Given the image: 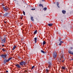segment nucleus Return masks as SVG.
<instances>
[{
	"label": "nucleus",
	"mask_w": 73,
	"mask_h": 73,
	"mask_svg": "<svg viewBox=\"0 0 73 73\" xmlns=\"http://www.w3.org/2000/svg\"><path fill=\"white\" fill-rule=\"evenodd\" d=\"M62 12L63 14H65V13H66V11L64 10L62 11Z\"/></svg>",
	"instance_id": "obj_14"
},
{
	"label": "nucleus",
	"mask_w": 73,
	"mask_h": 73,
	"mask_svg": "<svg viewBox=\"0 0 73 73\" xmlns=\"http://www.w3.org/2000/svg\"><path fill=\"white\" fill-rule=\"evenodd\" d=\"M48 26H49V27H51V26H52V25H53V24H52V23L48 24Z\"/></svg>",
	"instance_id": "obj_12"
},
{
	"label": "nucleus",
	"mask_w": 73,
	"mask_h": 73,
	"mask_svg": "<svg viewBox=\"0 0 73 73\" xmlns=\"http://www.w3.org/2000/svg\"><path fill=\"white\" fill-rule=\"evenodd\" d=\"M48 64H49V65L48 66V67L49 68H50L51 66V64L50 63H48Z\"/></svg>",
	"instance_id": "obj_11"
},
{
	"label": "nucleus",
	"mask_w": 73,
	"mask_h": 73,
	"mask_svg": "<svg viewBox=\"0 0 73 73\" xmlns=\"http://www.w3.org/2000/svg\"><path fill=\"white\" fill-rule=\"evenodd\" d=\"M7 55L6 54H2L1 55V57L5 59L7 57Z\"/></svg>",
	"instance_id": "obj_4"
},
{
	"label": "nucleus",
	"mask_w": 73,
	"mask_h": 73,
	"mask_svg": "<svg viewBox=\"0 0 73 73\" xmlns=\"http://www.w3.org/2000/svg\"><path fill=\"white\" fill-rule=\"evenodd\" d=\"M3 9L4 11H8V8L7 6L3 7Z\"/></svg>",
	"instance_id": "obj_6"
},
{
	"label": "nucleus",
	"mask_w": 73,
	"mask_h": 73,
	"mask_svg": "<svg viewBox=\"0 0 73 73\" xmlns=\"http://www.w3.org/2000/svg\"><path fill=\"white\" fill-rule=\"evenodd\" d=\"M21 20H22V19H23V18L22 17H21Z\"/></svg>",
	"instance_id": "obj_37"
},
{
	"label": "nucleus",
	"mask_w": 73,
	"mask_h": 73,
	"mask_svg": "<svg viewBox=\"0 0 73 73\" xmlns=\"http://www.w3.org/2000/svg\"><path fill=\"white\" fill-rule=\"evenodd\" d=\"M31 20L32 21H34V19H33V17H31Z\"/></svg>",
	"instance_id": "obj_13"
},
{
	"label": "nucleus",
	"mask_w": 73,
	"mask_h": 73,
	"mask_svg": "<svg viewBox=\"0 0 73 73\" xmlns=\"http://www.w3.org/2000/svg\"><path fill=\"white\" fill-rule=\"evenodd\" d=\"M16 46H13V50H14L15 49V48H16Z\"/></svg>",
	"instance_id": "obj_17"
},
{
	"label": "nucleus",
	"mask_w": 73,
	"mask_h": 73,
	"mask_svg": "<svg viewBox=\"0 0 73 73\" xmlns=\"http://www.w3.org/2000/svg\"><path fill=\"white\" fill-rule=\"evenodd\" d=\"M64 62V60H63V61H62V62Z\"/></svg>",
	"instance_id": "obj_36"
},
{
	"label": "nucleus",
	"mask_w": 73,
	"mask_h": 73,
	"mask_svg": "<svg viewBox=\"0 0 73 73\" xmlns=\"http://www.w3.org/2000/svg\"><path fill=\"white\" fill-rule=\"evenodd\" d=\"M15 1H16V0H14Z\"/></svg>",
	"instance_id": "obj_41"
},
{
	"label": "nucleus",
	"mask_w": 73,
	"mask_h": 73,
	"mask_svg": "<svg viewBox=\"0 0 73 73\" xmlns=\"http://www.w3.org/2000/svg\"><path fill=\"white\" fill-rule=\"evenodd\" d=\"M31 10H32L33 11H34V10H35V9L33 8L31 9Z\"/></svg>",
	"instance_id": "obj_29"
},
{
	"label": "nucleus",
	"mask_w": 73,
	"mask_h": 73,
	"mask_svg": "<svg viewBox=\"0 0 73 73\" xmlns=\"http://www.w3.org/2000/svg\"><path fill=\"white\" fill-rule=\"evenodd\" d=\"M68 52L70 54H72V55H73V52L72 51H71L70 50H69Z\"/></svg>",
	"instance_id": "obj_8"
},
{
	"label": "nucleus",
	"mask_w": 73,
	"mask_h": 73,
	"mask_svg": "<svg viewBox=\"0 0 73 73\" xmlns=\"http://www.w3.org/2000/svg\"><path fill=\"white\" fill-rule=\"evenodd\" d=\"M34 40H35V43H36V42H37V38H34Z\"/></svg>",
	"instance_id": "obj_15"
},
{
	"label": "nucleus",
	"mask_w": 73,
	"mask_h": 73,
	"mask_svg": "<svg viewBox=\"0 0 73 73\" xmlns=\"http://www.w3.org/2000/svg\"><path fill=\"white\" fill-rule=\"evenodd\" d=\"M42 1H44L45 0H42Z\"/></svg>",
	"instance_id": "obj_39"
},
{
	"label": "nucleus",
	"mask_w": 73,
	"mask_h": 73,
	"mask_svg": "<svg viewBox=\"0 0 73 73\" xmlns=\"http://www.w3.org/2000/svg\"><path fill=\"white\" fill-rule=\"evenodd\" d=\"M12 58V57H11L8 58L7 60L5 59L4 60V63L5 64L6 62H9L11 59Z\"/></svg>",
	"instance_id": "obj_2"
},
{
	"label": "nucleus",
	"mask_w": 73,
	"mask_h": 73,
	"mask_svg": "<svg viewBox=\"0 0 73 73\" xmlns=\"http://www.w3.org/2000/svg\"><path fill=\"white\" fill-rule=\"evenodd\" d=\"M58 5H59V3L58 2H57V5L59 8H60V7H59V6H58Z\"/></svg>",
	"instance_id": "obj_20"
},
{
	"label": "nucleus",
	"mask_w": 73,
	"mask_h": 73,
	"mask_svg": "<svg viewBox=\"0 0 73 73\" xmlns=\"http://www.w3.org/2000/svg\"><path fill=\"white\" fill-rule=\"evenodd\" d=\"M62 69H63V70H65V67L62 66Z\"/></svg>",
	"instance_id": "obj_18"
},
{
	"label": "nucleus",
	"mask_w": 73,
	"mask_h": 73,
	"mask_svg": "<svg viewBox=\"0 0 73 73\" xmlns=\"http://www.w3.org/2000/svg\"><path fill=\"white\" fill-rule=\"evenodd\" d=\"M61 38H60L59 40V41H61Z\"/></svg>",
	"instance_id": "obj_28"
},
{
	"label": "nucleus",
	"mask_w": 73,
	"mask_h": 73,
	"mask_svg": "<svg viewBox=\"0 0 73 73\" xmlns=\"http://www.w3.org/2000/svg\"><path fill=\"white\" fill-rule=\"evenodd\" d=\"M41 52H42V53H43L44 54V53H45V52H44V51L43 50H41Z\"/></svg>",
	"instance_id": "obj_22"
},
{
	"label": "nucleus",
	"mask_w": 73,
	"mask_h": 73,
	"mask_svg": "<svg viewBox=\"0 0 73 73\" xmlns=\"http://www.w3.org/2000/svg\"><path fill=\"white\" fill-rule=\"evenodd\" d=\"M49 71H50V70H48V69H46V73H49Z\"/></svg>",
	"instance_id": "obj_9"
},
{
	"label": "nucleus",
	"mask_w": 73,
	"mask_h": 73,
	"mask_svg": "<svg viewBox=\"0 0 73 73\" xmlns=\"http://www.w3.org/2000/svg\"><path fill=\"white\" fill-rule=\"evenodd\" d=\"M71 60H73V58L71 59Z\"/></svg>",
	"instance_id": "obj_38"
},
{
	"label": "nucleus",
	"mask_w": 73,
	"mask_h": 73,
	"mask_svg": "<svg viewBox=\"0 0 73 73\" xmlns=\"http://www.w3.org/2000/svg\"><path fill=\"white\" fill-rule=\"evenodd\" d=\"M8 15L7 13H5L4 15V16H7V15Z\"/></svg>",
	"instance_id": "obj_23"
},
{
	"label": "nucleus",
	"mask_w": 73,
	"mask_h": 73,
	"mask_svg": "<svg viewBox=\"0 0 73 73\" xmlns=\"http://www.w3.org/2000/svg\"><path fill=\"white\" fill-rule=\"evenodd\" d=\"M46 44V42L45 41H44L43 42V45H45Z\"/></svg>",
	"instance_id": "obj_19"
},
{
	"label": "nucleus",
	"mask_w": 73,
	"mask_h": 73,
	"mask_svg": "<svg viewBox=\"0 0 73 73\" xmlns=\"http://www.w3.org/2000/svg\"><path fill=\"white\" fill-rule=\"evenodd\" d=\"M63 42H63V41H61L60 42V43H62H62H63Z\"/></svg>",
	"instance_id": "obj_30"
},
{
	"label": "nucleus",
	"mask_w": 73,
	"mask_h": 73,
	"mask_svg": "<svg viewBox=\"0 0 73 73\" xmlns=\"http://www.w3.org/2000/svg\"><path fill=\"white\" fill-rule=\"evenodd\" d=\"M37 30H36L35 31L34 33V35H35L37 33Z\"/></svg>",
	"instance_id": "obj_16"
},
{
	"label": "nucleus",
	"mask_w": 73,
	"mask_h": 73,
	"mask_svg": "<svg viewBox=\"0 0 73 73\" xmlns=\"http://www.w3.org/2000/svg\"><path fill=\"white\" fill-rule=\"evenodd\" d=\"M2 46H4V45L3 44V45H2Z\"/></svg>",
	"instance_id": "obj_34"
},
{
	"label": "nucleus",
	"mask_w": 73,
	"mask_h": 73,
	"mask_svg": "<svg viewBox=\"0 0 73 73\" xmlns=\"http://www.w3.org/2000/svg\"><path fill=\"white\" fill-rule=\"evenodd\" d=\"M23 15H25V12L24 11H23Z\"/></svg>",
	"instance_id": "obj_27"
},
{
	"label": "nucleus",
	"mask_w": 73,
	"mask_h": 73,
	"mask_svg": "<svg viewBox=\"0 0 73 73\" xmlns=\"http://www.w3.org/2000/svg\"><path fill=\"white\" fill-rule=\"evenodd\" d=\"M4 23H5V24H6V22H5V21H4Z\"/></svg>",
	"instance_id": "obj_35"
},
{
	"label": "nucleus",
	"mask_w": 73,
	"mask_h": 73,
	"mask_svg": "<svg viewBox=\"0 0 73 73\" xmlns=\"http://www.w3.org/2000/svg\"><path fill=\"white\" fill-rule=\"evenodd\" d=\"M63 57H64V56H61V58H63Z\"/></svg>",
	"instance_id": "obj_31"
},
{
	"label": "nucleus",
	"mask_w": 73,
	"mask_h": 73,
	"mask_svg": "<svg viewBox=\"0 0 73 73\" xmlns=\"http://www.w3.org/2000/svg\"><path fill=\"white\" fill-rule=\"evenodd\" d=\"M6 40V38L5 37L4 38L1 40V43H4L5 42V41Z\"/></svg>",
	"instance_id": "obj_3"
},
{
	"label": "nucleus",
	"mask_w": 73,
	"mask_h": 73,
	"mask_svg": "<svg viewBox=\"0 0 73 73\" xmlns=\"http://www.w3.org/2000/svg\"><path fill=\"white\" fill-rule=\"evenodd\" d=\"M72 49H73V48H72V47H71L69 48V50H72Z\"/></svg>",
	"instance_id": "obj_21"
},
{
	"label": "nucleus",
	"mask_w": 73,
	"mask_h": 73,
	"mask_svg": "<svg viewBox=\"0 0 73 73\" xmlns=\"http://www.w3.org/2000/svg\"><path fill=\"white\" fill-rule=\"evenodd\" d=\"M53 56L54 58H56L57 56V53L55 52L53 54Z\"/></svg>",
	"instance_id": "obj_7"
},
{
	"label": "nucleus",
	"mask_w": 73,
	"mask_h": 73,
	"mask_svg": "<svg viewBox=\"0 0 73 73\" xmlns=\"http://www.w3.org/2000/svg\"><path fill=\"white\" fill-rule=\"evenodd\" d=\"M61 44H62V43H59V45H61Z\"/></svg>",
	"instance_id": "obj_32"
},
{
	"label": "nucleus",
	"mask_w": 73,
	"mask_h": 73,
	"mask_svg": "<svg viewBox=\"0 0 73 73\" xmlns=\"http://www.w3.org/2000/svg\"><path fill=\"white\" fill-rule=\"evenodd\" d=\"M6 73H8V70H6Z\"/></svg>",
	"instance_id": "obj_33"
},
{
	"label": "nucleus",
	"mask_w": 73,
	"mask_h": 73,
	"mask_svg": "<svg viewBox=\"0 0 73 73\" xmlns=\"http://www.w3.org/2000/svg\"><path fill=\"white\" fill-rule=\"evenodd\" d=\"M19 64L21 66H23V65L25 66L26 65V63L25 61H23L19 62Z\"/></svg>",
	"instance_id": "obj_1"
},
{
	"label": "nucleus",
	"mask_w": 73,
	"mask_h": 73,
	"mask_svg": "<svg viewBox=\"0 0 73 73\" xmlns=\"http://www.w3.org/2000/svg\"><path fill=\"white\" fill-rule=\"evenodd\" d=\"M46 68H48V67H46Z\"/></svg>",
	"instance_id": "obj_40"
},
{
	"label": "nucleus",
	"mask_w": 73,
	"mask_h": 73,
	"mask_svg": "<svg viewBox=\"0 0 73 73\" xmlns=\"http://www.w3.org/2000/svg\"><path fill=\"white\" fill-rule=\"evenodd\" d=\"M46 9H47L46 8L44 7L43 9V10H44V11H46Z\"/></svg>",
	"instance_id": "obj_25"
},
{
	"label": "nucleus",
	"mask_w": 73,
	"mask_h": 73,
	"mask_svg": "<svg viewBox=\"0 0 73 73\" xmlns=\"http://www.w3.org/2000/svg\"><path fill=\"white\" fill-rule=\"evenodd\" d=\"M39 7H42V8H44V6H43V5L42 4H39Z\"/></svg>",
	"instance_id": "obj_10"
},
{
	"label": "nucleus",
	"mask_w": 73,
	"mask_h": 73,
	"mask_svg": "<svg viewBox=\"0 0 73 73\" xmlns=\"http://www.w3.org/2000/svg\"><path fill=\"white\" fill-rule=\"evenodd\" d=\"M2 51L3 52H5V51H6V50H5V48H3L2 49Z\"/></svg>",
	"instance_id": "obj_24"
},
{
	"label": "nucleus",
	"mask_w": 73,
	"mask_h": 73,
	"mask_svg": "<svg viewBox=\"0 0 73 73\" xmlns=\"http://www.w3.org/2000/svg\"><path fill=\"white\" fill-rule=\"evenodd\" d=\"M15 66H16L18 68H19V69L20 68H21V66L19 64H16L15 65Z\"/></svg>",
	"instance_id": "obj_5"
},
{
	"label": "nucleus",
	"mask_w": 73,
	"mask_h": 73,
	"mask_svg": "<svg viewBox=\"0 0 73 73\" xmlns=\"http://www.w3.org/2000/svg\"><path fill=\"white\" fill-rule=\"evenodd\" d=\"M35 68V66H33L32 67L31 69V70H33V69Z\"/></svg>",
	"instance_id": "obj_26"
}]
</instances>
